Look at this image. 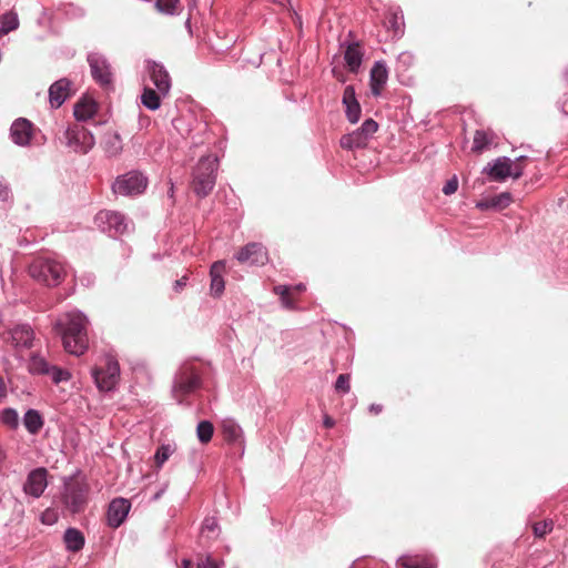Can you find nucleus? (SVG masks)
Returning <instances> with one entry per match:
<instances>
[{
    "instance_id": "47",
    "label": "nucleus",
    "mask_w": 568,
    "mask_h": 568,
    "mask_svg": "<svg viewBox=\"0 0 568 568\" xmlns=\"http://www.w3.org/2000/svg\"><path fill=\"white\" fill-rule=\"evenodd\" d=\"M219 525L217 520L214 517H206L202 524V534L207 532V537H212L211 535H217Z\"/></svg>"
},
{
    "instance_id": "49",
    "label": "nucleus",
    "mask_w": 568,
    "mask_h": 568,
    "mask_svg": "<svg viewBox=\"0 0 568 568\" xmlns=\"http://www.w3.org/2000/svg\"><path fill=\"white\" fill-rule=\"evenodd\" d=\"M459 186V180H446V184L443 186L442 191L445 195L454 194Z\"/></svg>"
},
{
    "instance_id": "45",
    "label": "nucleus",
    "mask_w": 568,
    "mask_h": 568,
    "mask_svg": "<svg viewBox=\"0 0 568 568\" xmlns=\"http://www.w3.org/2000/svg\"><path fill=\"white\" fill-rule=\"evenodd\" d=\"M377 129L378 123L375 120L366 119L357 130L369 141Z\"/></svg>"
},
{
    "instance_id": "16",
    "label": "nucleus",
    "mask_w": 568,
    "mask_h": 568,
    "mask_svg": "<svg viewBox=\"0 0 568 568\" xmlns=\"http://www.w3.org/2000/svg\"><path fill=\"white\" fill-rule=\"evenodd\" d=\"M148 71L156 90L162 95H166L171 89V78L164 65L155 61H148Z\"/></svg>"
},
{
    "instance_id": "1",
    "label": "nucleus",
    "mask_w": 568,
    "mask_h": 568,
    "mask_svg": "<svg viewBox=\"0 0 568 568\" xmlns=\"http://www.w3.org/2000/svg\"><path fill=\"white\" fill-rule=\"evenodd\" d=\"M87 315L74 310L58 318L53 325L61 336L64 349L71 355L81 356L89 348Z\"/></svg>"
},
{
    "instance_id": "39",
    "label": "nucleus",
    "mask_w": 568,
    "mask_h": 568,
    "mask_svg": "<svg viewBox=\"0 0 568 568\" xmlns=\"http://www.w3.org/2000/svg\"><path fill=\"white\" fill-rule=\"evenodd\" d=\"M214 433L213 424L210 420H201L196 426V435L202 444H207Z\"/></svg>"
},
{
    "instance_id": "20",
    "label": "nucleus",
    "mask_w": 568,
    "mask_h": 568,
    "mask_svg": "<svg viewBox=\"0 0 568 568\" xmlns=\"http://www.w3.org/2000/svg\"><path fill=\"white\" fill-rule=\"evenodd\" d=\"M483 174L487 178H510L511 173V158L499 156L488 162L481 170Z\"/></svg>"
},
{
    "instance_id": "33",
    "label": "nucleus",
    "mask_w": 568,
    "mask_h": 568,
    "mask_svg": "<svg viewBox=\"0 0 568 568\" xmlns=\"http://www.w3.org/2000/svg\"><path fill=\"white\" fill-rule=\"evenodd\" d=\"M535 164V160L528 154H519L511 159L510 178H521L529 165Z\"/></svg>"
},
{
    "instance_id": "43",
    "label": "nucleus",
    "mask_w": 568,
    "mask_h": 568,
    "mask_svg": "<svg viewBox=\"0 0 568 568\" xmlns=\"http://www.w3.org/2000/svg\"><path fill=\"white\" fill-rule=\"evenodd\" d=\"M491 143L490 135L484 130H477L474 134V145L473 149L475 151H483Z\"/></svg>"
},
{
    "instance_id": "3",
    "label": "nucleus",
    "mask_w": 568,
    "mask_h": 568,
    "mask_svg": "<svg viewBox=\"0 0 568 568\" xmlns=\"http://www.w3.org/2000/svg\"><path fill=\"white\" fill-rule=\"evenodd\" d=\"M202 387V369L194 362H184L176 369L173 384L172 396L178 404H183L184 399Z\"/></svg>"
},
{
    "instance_id": "17",
    "label": "nucleus",
    "mask_w": 568,
    "mask_h": 568,
    "mask_svg": "<svg viewBox=\"0 0 568 568\" xmlns=\"http://www.w3.org/2000/svg\"><path fill=\"white\" fill-rule=\"evenodd\" d=\"M149 180H114L111 190L114 195L136 196L145 192Z\"/></svg>"
},
{
    "instance_id": "15",
    "label": "nucleus",
    "mask_w": 568,
    "mask_h": 568,
    "mask_svg": "<svg viewBox=\"0 0 568 568\" xmlns=\"http://www.w3.org/2000/svg\"><path fill=\"white\" fill-rule=\"evenodd\" d=\"M72 81L68 78H61L49 87V103L52 109H59L69 99Z\"/></svg>"
},
{
    "instance_id": "2",
    "label": "nucleus",
    "mask_w": 568,
    "mask_h": 568,
    "mask_svg": "<svg viewBox=\"0 0 568 568\" xmlns=\"http://www.w3.org/2000/svg\"><path fill=\"white\" fill-rule=\"evenodd\" d=\"M68 264L57 254H43L34 257L29 265L30 276L48 287L59 286L68 274Z\"/></svg>"
},
{
    "instance_id": "60",
    "label": "nucleus",
    "mask_w": 568,
    "mask_h": 568,
    "mask_svg": "<svg viewBox=\"0 0 568 568\" xmlns=\"http://www.w3.org/2000/svg\"><path fill=\"white\" fill-rule=\"evenodd\" d=\"M560 110H561V112H562L565 115H567V116H568V111H566V110L564 109V105H561V106H560Z\"/></svg>"
},
{
    "instance_id": "54",
    "label": "nucleus",
    "mask_w": 568,
    "mask_h": 568,
    "mask_svg": "<svg viewBox=\"0 0 568 568\" xmlns=\"http://www.w3.org/2000/svg\"><path fill=\"white\" fill-rule=\"evenodd\" d=\"M323 425L326 428H332L335 425V420L331 416L325 415L323 419Z\"/></svg>"
},
{
    "instance_id": "59",
    "label": "nucleus",
    "mask_w": 568,
    "mask_h": 568,
    "mask_svg": "<svg viewBox=\"0 0 568 568\" xmlns=\"http://www.w3.org/2000/svg\"><path fill=\"white\" fill-rule=\"evenodd\" d=\"M170 184H171V186H170V189L168 191V194H169L170 197H173L174 186H173L172 180H170Z\"/></svg>"
},
{
    "instance_id": "41",
    "label": "nucleus",
    "mask_w": 568,
    "mask_h": 568,
    "mask_svg": "<svg viewBox=\"0 0 568 568\" xmlns=\"http://www.w3.org/2000/svg\"><path fill=\"white\" fill-rule=\"evenodd\" d=\"M0 419L4 425L13 429H16L19 425L18 412L11 407L2 409Z\"/></svg>"
},
{
    "instance_id": "53",
    "label": "nucleus",
    "mask_w": 568,
    "mask_h": 568,
    "mask_svg": "<svg viewBox=\"0 0 568 568\" xmlns=\"http://www.w3.org/2000/svg\"><path fill=\"white\" fill-rule=\"evenodd\" d=\"M368 410H369V413L377 415V414L382 413L383 406L381 404L374 403V404L369 405Z\"/></svg>"
},
{
    "instance_id": "27",
    "label": "nucleus",
    "mask_w": 568,
    "mask_h": 568,
    "mask_svg": "<svg viewBox=\"0 0 568 568\" xmlns=\"http://www.w3.org/2000/svg\"><path fill=\"white\" fill-rule=\"evenodd\" d=\"M97 103L87 97L81 98L73 108V115L77 121L84 122L97 113Z\"/></svg>"
},
{
    "instance_id": "8",
    "label": "nucleus",
    "mask_w": 568,
    "mask_h": 568,
    "mask_svg": "<svg viewBox=\"0 0 568 568\" xmlns=\"http://www.w3.org/2000/svg\"><path fill=\"white\" fill-rule=\"evenodd\" d=\"M28 371L31 375H48L54 384L68 382L71 374L57 365L50 364L41 354L32 353L28 363Z\"/></svg>"
},
{
    "instance_id": "44",
    "label": "nucleus",
    "mask_w": 568,
    "mask_h": 568,
    "mask_svg": "<svg viewBox=\"0 0 568 568\" xmlns=\"http://www.w3.org/2000/svg\"><path fill=\"white\" fill-rule=\"evenodd\" d=\"M351 375L347 373L339 374L335 381L334 389L336 393L345 395L351 390Z\"/></svg>"
},
{
    "instance_id": "19",
    "label": "nucleus",
    "mask_w": 568,
    "mask_h": 568,
    "mask_svg": "<svg viewBox=\"0 0 568 568\" xmlns=\"http://www.w3.org/2000/svg\"><path fill=\"white\" fill-rule=\"evenodd\" d=\"M388 79V70L385 61H375L369 73V87L371 92L374 97H378L382 93L384 85Z\"/></svg>"
},
{
    "instance_id": "48",
    "label": "nucleus",
    "mask_w": 568,
    "mask_h": 568,
    "mask_svg": "<svg viewBox=\"0 0 568 568\" xmlns=\"http://www.w3.org/2000/svg\"><path fill=\"white\" fill-rule=\"evenodd\" d=\"M222 565V560L214 559L207 554L204 558L199 559L196 568H220Z\"/></svg>"
},
{
    "instance_id": "34",
    "label": "nucleus",
    "mask_w": 568,
    "mask_h": 568,
    "mask_svg": "<svg viewBox=\"0 0 568 568\" xmlns=\"http://www.w3.org/2000/svg\"><path fill=\"white\" fill-rule=\"evenodd\" d=\"M154 7L160 13L166 16H178L183 10L180 0H156Z\"/></svg>"
},
{
    "instance_id": "9",
    "label": "nucleus",
    "mask_w": 568,
    "mask_h": 568,
    "mask_svg": "<svg viewBox=\"0 0 568 568\" xmlns=\"http://www.w3.org/2000/svg\"><path fill=\"white\" fill-rule=\"evenodd\" d=\"M87 62L90 67L92 79L101 87L108 88L113 83L111 64L106 57L100 52H89Z\"/></svg>"
},
{
    "instance_id": "51",
    "label": "nucleus",
    "mask_w": 568,
    "mask_h": 568,
    "mask_svg": "<svg viewBox=\"0 0 568 568\" xmlns=\"http://www.w3.org/2000/svg\"><path fill=\"white\" fill-rule=\"evenodd\" d=\"M187 281H189L187 275H184V276H182L181 278L176 280V281L174 282V285H173L174 291H175V292H180V291H182V290L186 286Z\"/></svg>"
},
{
    "instance_id": "18",
    "label": "nucleus",
    "mask_w": 568,
    "mask_h": 568,
    "mask_svg": "<svg viewBox=\"0 0 568 568\" xmlns=\"http://www.w3.org/2000/svg\"><path fill=\"white\" fill-rule=\"evenodd\" d=\"M342 103L345 106L346 119L351 123H357L361 118L362 108L356 98V92L353 85H347L344 89Z\"/></svg>"
},
{
    "instance_id": "55",
    "label": "nucleus",
    "mask_w": 568,
    "mask_h": 568,
    "mask_svg": "<svg viewBox=\"0 0 568 568\" xmlns=\"http://www.w3.org/2000/svg\"><path fill=\"white\" fill-rule=\"evenodd\" d=\"M93 281H94V278L91 275L83 276L81 278V283L85 284V285H90L91 283H93Z\"/></svg>"
},
{
    "instance_id": "22",
    "label": "nucleus",
    "mask_w": 568,
    "mask_h": 568,
    "mask_svg": "<svg viewBox=\"0 0 568 568\" xmlns=\"http://www.w3.org/2000/svg\"><path fill=\"white\" fill-rule=\"evenodd\" d=\"M226 262L224 260H219L214 262L210 267V277H211V295L213 297H220L225 288V282L223 277V273L225 271Z\"/></svg>"
},
{
    "instance_id": "30",
    "label": "nucleus",
    "mask_w": 568,
    "mask_h": 568,
    "mask_svg": "<svg viewBox=\"0 0 568 568\" xmlns=\"http://www.w3.org/2000/svg\"><path fill=\"white\" fill-rule=\"evenodd\" d=\"M368 140L356 129L351 133L344 134L339 139V145L344 150H355L365 148Z\"/></svg>"
},
{
    "instance_id": "23",
    "label": "nucleus",
    "mask_w": 568,
    "mask_h": 568,
    "mask_svg": "<svg viewBox=\"0 0 568 568\" xmlns=\"http://www.w3.org/2000/svg\"><path fill=\"white\" fill-rule=\"evenodd\" d=\"M219 169V158L216 155L202 156L196 163L192 178H215Z\"/></svg>"
},
{
    "instance_id": "56",
    "label": "nucleus",
    "mask_w": 568,
    "mask_h": 568,
    "mask_svg": "<svg viewBox=\"0 0 568 568\" xmlns=\"http://www.w3.org/2000/svg\"><path fill=\"white\" fill-rule=\"evenodd\" d=\"M565 203H567V209H568V194L566 196H561L558 199V205L560 207H562L565 205Z\"/></svg>"
},
{
    "instance_id": "46",
    "label": "nucleus",
    "mask_w": 568,
    "mask_h": 568,
    "mask_svg": "<svg viewBox=\"0 0 568 568\" xmlns=\"http://www.w3.org/2000/svg\"><path fill=\"white\" fill-rule=\"evenodd\" d=\"M552 527H554V524L551 520H549V521L544 520L540 523H536L534 525V535L538 538H542L552 530Z\"/></svg>"
},
{
    "instance_id": "50",
    "label": "nucleus",
    "mask_w": 568,
    "mask_h": 568,
    "mask_svg": "<svg viewBox=\"0 0 568 568\" xmlns=\"http://www.w3.org/2000/svg\"><path fill=\"white\" fill-rule=\"evenodd\" d=\"M11 197V190L4 180H0V201H8Z\"/></svg>"
},
{
    "instance_id": "28",
    "label": "nucleus",
    "mask_w": 568,
    "mask_h": 568,
    "mask_svg": "<svg viewBox=\"0 0 568 568\" xmlns=\"http://www.w3.org/2000/svg\"><path fill=\"white\" fill-rule=\"evenodd\" d=\"M101 144L108 156L118 155L123 148L120 134L113 131L104 133Z\"/></svg>"
},
{
    "instance_id": "57",
    "label": "nucleus",
    "mask_w": 568,
    "mask_h": 568,
    "mask_svg": "<svg viewBox=\"0 0 568 568\" xmlns=\"http://www.w3.org/2000/svg\"><path fill=\"white\" fill-rule=\"evenodd\" d=\"M165 491V486L163 488H161L158 493L154 494V496L152 497V500H158L161 498V496L164 494Z\"/></svg>"
},
{
    "instance_id": "10",
    "label": "nucleus",
    "mask_w": 568,
    "mask_h": 568,
    "mask_svg": "<svg viewBox=\"0 0 568 568\" xmlns=\"http://www.w3.org/2000/svg\"><path fill=\"white\" fill-rule=\"evenodd\" d=\"M234 257L242 264L262 266L268 262L266 247L260 242H250L242 246Z\"/></svg>"
},
{
    "instance_id": "38",
    "label": "nucleus",
    "mask_w": 568,
    "mask_h": 568,
    "mask_svg": "<svg viewBox=\"0 0 568 568\" xmlns=\"http://www.w3.org/2000/svg\"><path fill=\"white\" fill-rule=\"evenodd\" d=\"M215 186V180H191L190 189L197 197L207 196Z\"/></svg>"
},
{
    "instance_id": "4",
    "label": "nucleus",
    "mask_w": 568,
    "mask_h": 568,
    "mask_svg": "<svg viewBox=\"0 0 568 568\" xmlns=\"http://www.w3.org/2000/svg\"><path fill=\"white\" fill-rule=\"evenodd\" d=\"M59 139L68 149L81 154H87L95 144L93 133L80 123L69 124Z\"/></svg>"
},
{
    "instance_id": "61",
    "label": "nucleus",
    "mask_w": 568,
    "mask_h": 568,
    "mask_svg": "<svg viewBox=\"0 0 568 568\" xmlns=\"http://www.w3.org/2000/svg\"><path fill=\"white\" fill-rule=\"evenodd\" d=\"M185 27H190V18L186 19Z\"/></svg>"
},
{
    "instance_id": "37",
    "label": "nucleus",
    "mask_w": 568,
    "mask_h": 568,
    "mask_svg": "<svg viewBox=\"0 0 568 568\" xmlns=\"http://www.w3.org/2000/svg\"><path fill=\"white\" fill-rule=\"evenodd\" d=\"M397 564L403 568H435L432 561L416 556H402L397 559Z\"/></svg>"
},
{
    "instance_id": "11",
    "label": "nucleus",
    "mask_w": 568,
    "mask_h": 568,
    "mask_svg": "<svg viewBox=\"0 0 568 568\" xmlns=\"http://www.w3.org/2000/svg\"><path fill=\"white\" fill-rule=\"evenodd\" d=\"M131 501L123 497L113 498L106 509V525L116 529L124 524L131 510Z\"/></svg>"
},
{
    "instance_id": "40",
    "label": "nucleus",
    "mask_w": 568,
    "mask_h": 568,
    "mask_svg": "<svg viewBox=\"0 0 568 568\" xmlns=\"http://www.w3.org/2000/svg\"><path fill=\"white\" fill-rule=\"evenodd\" d=\"M175 447L171 444H162L156 448L154 454L155 465L161 468L163 464L170 458V456L174 453Z\"/></svg>"
},
{
    "instance_id": "62",
    "label": "nucleus",
    "mask_w": 568,
    "mask_h": 568,
    "mask_svg": "<svg viewBox=\"0 0 568 568\" xmlns=\"http://www.w3.org/2000/svg\"><path fill=\"white\" fill-rule=\"evenodd\" d=\"M565 78L568 81V69L565 71Z\"/></svg>"
},
{
    "instance_id": "24",
    "label": "nucleus",
    "mask_w": 568,
    "mask_h": 568,
    "mask_svg": "<svg viewBox=\"0 0 568 568\" xmlns=\"http://www.w3.org/2000/svg\"><path fill=\"white\" fill-rule=\"evenodd\" d=\"M222 433L229 444L239 445L243 449V430L234 419L226 418L222 422Z\"/></svg>"
},
{
    "instance_id": "26",
    "label": "nucleus",
    "mask_w": 568,
    "mask_h": 568,
    "mask_svg": "<svg viewBox=\"0 0 568 568\" xmlns=\"http://www.w3.org/2000/svg\"><path fill=\"white\" fill-rule=\"evenodd\" d=\"M63 542L69 552H79L85 545V537L80 529L69 527L63 534Z\"/></svg>"
},
{
    "instance_id": "29",
    "label": "nucleus",
    "mask_w": 568,
    "mask_h": 568,
    "mask_svg": "<svg viewBox=\"0 0 568 568\" xmlns=\"http://www.w3.org/2000/svg\"><path fill=\"white\" fill-rule=\"evenodd\" d=\"M23 426L31 435H37L43 427L44 420L39 410L30 408L22 418Z\"/></svg>"
},
{
    "instance_id": "52",
    "label": "nucleus",
    "mask_w": 568,
    "mask_h": 568,
    "mask_svg": "<svg viewBox=\"0 0 568 568\" xmlns=\"http://www.w3.org/2000/svg\"><path fill=\"white\" fill-rule=\"evenodd\" d=\"M116 178L124 179V178H144V176L142 175L141 172L133 170V171H130L124 174H119Z\"/></svg>"
},
{
    "instance_id": "14",
    "label": "nucleus",
    "mask_w": 568,
    "mask_h": 568,
    "mask_svg": "<svg viewBox=\"0 0 568 568\" xmlns=\"http://www.w3.org/2000/svg\"><path fill=\"white\" fill-rule=\"evenodd\" d=\"M513 202V195L509 192H501L498 194H489L483 196L475 204L476 209L486 212H499L508 207Z\"/></svg>"
},
{
    "instance_id": "32",
    "label": "nucleus",
    "mask_w": 568,
    "mask_h": 568,
    "mask_svg": "<svg viewBox=\"0 0 568 568\" xmlns=\"http://www.w3.org/2000/svg\"><path fill=\"white\" fill-rule=\"evenodd\" d=\"M302 292L305 290V285L300 283L295 286L291 285H277L274 287V292L280 296L284 307L293 310L295 307L293 300L291 298L292 291Z\"/></svg>"
},
{
    "instance_id": "31",
    "label": "nucleus",
    "mask_w": 568,
    "mask_h": 568,
    "mask_svg": "<svg viewBox=\"0 0 568 568\" xmlns=\"http://www.w3.org/2000/svg\"><path fill=\"white\" fill-rule=\"evenodd\" d=\"M387 28L394 37L400 38L405 32L404 14L400 8L392 9L387 17Z\"/></svg>"
},
{
    "instance_id": "25",
    "label": "nucleus",
    "mask_w": 568,
    "mask_h": 568,
    "mask_svg": "<svg viewBox=\"0 0 568 568\" xmlns=\"http://www.w3.org/2000/svg\"><path fill=\"white\" fill-rule=\"evenodd\" d=\"M363 51L359 42H351L344 51V60L349 72L357 73L363 62Z\"/></svg>"
},
{
    "instance_id": "35",
    "label": "nucleus",
    "mask_w": 568,
    "mask_h": 568,
    "mask_svg": "<svg viewBox=\"0 0 568 568\" xmlns=\"http://www.w3.org/2000/svg\"><path fill=\"white\" fill-rule=\"evenodd\" d=\"M160 92L154 91L151 88L145 87L141 94V103L150 111H155L161 106Z\"/></svg>"
},
{
    "instance_id": "12",
    "label": "nucleus",
    "mask_w": 568,
    "mask_h": 568,
    "mask_svg": "<svg viewBox=\"0 0 568 568\" xmlns=\"http://www.w3.org/2000/svg\"><path fill=\"white\" fill-rule=\"evenodd\" d=\"M33 124L26 118L16 119L10 126L9 135L11 141L21 148L29 146L33 135Z\"/></svg>"
},
{
    "instance_id": "7",
    "label": "nucleus",
    "mask_w": 568,
    "mask_h": 568,
    "mask_svg": "<svg viewBox=\"0 0 568 568\" xmlns=\"http://www.w3.org/2000/svg\"><path fill=\"white\" fill-rule=\"evenodd\" d=\"M91 375L99 390H113L120 379V365L118 359L110 355L106 356L103 365L92 368Z\"/></svg>"
},
{
    "instance_id": "42",
    "label": "nucleus",
    "mask_w": 568,
    "mask_h": 568,
    "mask_svg": "<svg viewBox=\"0 0 568 568\" xmlns=\"http://www.w3.org/2000/svg\"><path fill=\"white\" fill-rule=\"evenodd\" d=\"M414 60L413 53L408 51L400 52L396 59V71L406 72L413 65Z\"/></svg>"
},
{
    "instance_id": "6",
    "label": "nucleus",
    "mask_w": 568,
    "mask_h": 568,
    "mask_svg": "<svg viewBox=\"0 0 568 568\" xmlns=\"http://www.w3.org/2000/svg\"><path fill=\"white\" fill-rule=\"evenodd\" d=\"M94 222L103 233L112 237L129 233L133 227V223L124 214L115 211H100Z\"/></svg>"
},
{
    "instance_id": "21",
    "label": "nucleus",
    "mask_w": 568,
    "mask_h": 568,
    "mask_svg": "<svg viewBox=\"0 0 568 568\" xmlns=\"http://www.w3.org/2000/svg\"><path fill=\"white\" fill-rule=\"evenodd\" d=\"M11 341L14 348H31L34 339V332L29 324H18L11 331Z\"/></svg>"
},
{
    "instance_id": "36",
    "label": "nucleus",
    "mask_w": 568,
    "mask_h": 568,
    "mask_svg": "<svg viewBox=\"0 0 568 568\" xmlns=\"http://www.w3.org/2000/svg\"><path fill=\"white\" fill-rule=\"evenodd\" d=\"M19 27L18 14L13 11L3 13L0 17V36H6Z\"/></svg>"
},
{
    "instance_id": "13",
    "label": "nucleus",
    "mask_w": 568,
    "mask_h": 568,
    "mask_svg": "<svg viewBox=\"0 0 568 568\" xmlns=\"http://www.w3.org/2000/svg\"><path fill=\"white\" fill-rule=\"evenodd\" d=\"M48 470L44 467L32 469L23 484V491L33 497L39 498L48 486Z\"/></svg>"
},
{
    "instance_id": "5",
    "label": "nucleus",
    "mask_w": 568,
    "mask_h": 568,
    "mask_svg": "<svg viewBox=\"0 0 568 568\" xmlns=\"http://www.w3.org/2000/svg\"><path fill=\"white\" fill-rule=\"evenodd\" d=\"M89 490L90 487L84 480H73L72 478L64 480L62 504L65 509L73 515L83 511L88 504Z\"/></svg>"
},
{
    "instance_id": "58",
    "label": "nucleus",
    "mask_w": 568,
    "mask_h": 568,
    "mask_svg": "<svg viewBox=\"0 0 568 568\" xmlns=\"http://www.w3.org/2000/svg\"><path fill=\"white\" fill-rule=\"evenodd\" d=\"M183 568H192V562L189 559H183Z\"/></svg>"
}]
</instances>
